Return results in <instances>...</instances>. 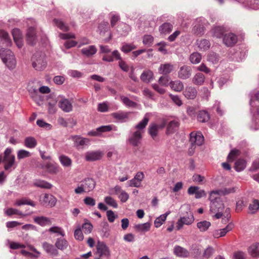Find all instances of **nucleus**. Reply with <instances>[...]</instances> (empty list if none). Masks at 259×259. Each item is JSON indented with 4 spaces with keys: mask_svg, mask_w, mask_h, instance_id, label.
Returning <instances> with one entry per match:
<instances>
[{
    "mask_svg": "<svg viewBox=\"0 0 259 259\" xmlns=\"http://www.w3.org/2000/svg\"><path fill=\"white\" fill-rule=\"evenodd\" d=\"M189 141L191 144L201 146L204 141V138L200 132L193 131L190 134Z\"/></svg>",
    "mask_w": 259,
    "mask_h": 259,
    "instance_id": "nucleus-8",
    "label": "nucleus"
},
{
    "mask_svg": "<svg viewBox=\"0 0 259 259\" xmlns=\"http://www.w3.org/2000/svg\"><path fill=\"white\" fill-rule=\"evenodd\" d=\"M174 70V66L170 63H165L161 64L158 71L160 74L167 75L170 73Z\"/></svg>",
    "mask_w": 259,
    "mask_h": 259,
    "instance_id": "nucleus-27",
    "label": "nucleus"
},
{
    "mask_svg": "<svg viewBox=\"0 0 259 259\" xmlns=\"http://www.w3.org/2000/svg\"><path fill=\"white\" fill-rule=\"evenodd\" d=\"M5 213L8 216H11L13 214H17L21 217H23L24 215L21 211H20L18 209L13 208H8L5 211Z\"/></svg>",
    "mask_w": 259,
    "mask_h": 259,
    "instance_id": "nucleus-56",
    "label": "nucleus"
},
{
    "mask_svg": "<svg viewBox=\"0 0 259 259\" xmlns=\"http://www.w3.org/2000/svg\"><path fill=\"white\" fill-rule=\"evenodd\" d=\"M0 57L8 68L13 69L15 67L16 61L13 53L10 50L0 49Z\"/></svg>",
    "mask_w": 259,
    "mask_h": 259,
    "instance_id": "nucleus-4",
    "label": "nucleus"
},
{
    "mask_svg": "<svg viewBox=\"0 0 259 259\" xmlns=\"http://www.w3.org/2000/svg\"><path fill=\"white\" fill-rule=\"evenodd\" d=\"M96 52L97 49L94 46H90L88 48L81 50V53L87 57L91 56L95 54Z\"/></svg>",
    "mask_w": 259,
    "mask_h": 259,
    "instance_id": "nucleus-44",
    "label": "nucleus"
},
{
    "mask_svg": "<svg viewBox=\"0 0 259 259\" xmlns=\"http://www.w3.org/2000/svg\"><path fill=\"white\" fill-rule=\"evenodd\" d=\"M41 168L51 175H56L60 170V167L59 165L55 162L48 161L41 165Z\"/></svg>",
    "mask_w": 259,
    "mask_h": 259,
    "instance_id": "nucleus-9",
    "label": "nucleus"
},
{
    "mask_svg": "<svg viewBox=\"0 0 259 259\" xmlns=\"http://www.w3.org/2000/svg\"><path fill=\"white\" fill-rule=\"evenodd\" d=\"M36 123L39 127L44 128L47 130H51L52 127L50 124L46 122L44 120L42 119H38L36 121Z\"/></svg>",
    "mask_w": 259,
    "mask_h": 259,
    "instance_id": "nucleus-62",
    "label": "nucleus"
},
{
    "mask_svg": "<svg viewBox=\"0 0 259 259\" xmlns=\"http://www.w3.org/2000/svg\"><path fill=\"white\" fill-rule=\"evenodd\" d=\"M246 163L245 159L242 158L238 159L235 162L234 168L237 171H241L246 167Z\"/></svg>",
    "mask_w": 259,
    "mask_h": 259,
    "instance_id": "nucleus-39",
    "label": "nucleus"
},
{
    "mask_svg": "<svg viewBox=\"0 0 259 259\" xmlns=\"http://www.w3.org/2000/svg\"><path fill=\"white\" fill-rule=\"evenodd\" d=\"M10 247L12 249L22 248L20 253L25 257L32 258H37L40 254L34 246L31 244L25 245L18 242H11L10 243Z\"/></svg>",
    "mask_w": 259,
    "mask_h": 259,
    "instance_id": "nucleus-2",
    "label": "nucleus"
},
{
    "mask_svg": "<svg viewBox=\"0 0 259 259\" xmlns=\"http://www.w3.org/2000/svg\"><path fill=\"white\" fill-rule=\"evenodd\" d=\"M172 27L170 23H164L159 27V30L161 34H167L171 31Z\"/></svg>",
    "mask_w": 259,
    "mask_h": 259,
    "instance_id": "nucleus-42",
    "label": "nucleus"
},
{
    "mask_svg": "<svg viewBox=\"0 0 259 259\" xmlns=\"http://www.w3.org/2000/svg\"><path fill=\"white\" fill-rule=\"evenodd\" d=\"M234 224L232 223H230L228 224L225 228L219 229L220 235L221 237L225 236L228 232L231 231L234 228Z\"/></svg>",
    "mask_w": 259,
    "mask_h": 259,
    "instance_id": "nucleus-55",
    "label": "nucleus"
},
{
    "mask_svg": "<svg viewBox=\"0 0 259 259\" xmlns=\"http://www.w3.org/2000/svg\"><path fill=\"white\" fill-rule=\"evenodd\" d=\"M49 232L50 233H55L58 235H60L62 237H64L65 235V232L63 229L60 227L58 226H54L51 227L48 230Z\"/></svg>",
    "mask_w": 259,
    "mask_h": 259,
    "instance_id": "nucleus-50",
    "label": "nucleus"
},
{
    "mask_svg": "<svg viewBox=\"0 0 259 259\" xmlns=\"http://www.w3.org/2000/svg\"><path fill=\"white\" fill-rule=\"evenodd\" d=\"M55 245L58 249L64 250L67 248L69 244L67 240L62 237L57 238Z\"/></svg>",
    "mask_w": 259,
    "mask_h": 259,
    "instance_id": "nucleus-29",
    "label": "nucleus"
},
{
    "mask_svg": "<svg viewBox=\"0 0 259 259\" xmlns=\"http://www.w3.org/2000/svg\"><path fill=\"white\" fill-rule=\"evenodd\" d=\"M142 139V134L141 131H136L133 133L128 139V141L132 145L136 147L141 143Z\"/></svg>",
    "mask_w": 259,
    "mask_h": 259,
    "instance_id": "nucleus-17",
    "label": "nucleus"
},
{
    "mask_svg": "<svg viewBox=\"0 0 259 259\" xmlns=\"http://www.w3.org/2000/svg\"><path fill=\"white\" fill-rule=\"evenodd\" d=\"M59 160L61 163L65 167H69L72 164L71 159L68 156L61 155L59 156Z\"/></svg>",
    "mask_w": 259,
    "mask_h": 259,
    "instance_id": "nucleus-49",
    "label": "nucleus"
},
{
    "mask_svg": "<svg viewBox=\"0 0 259 259\" xmlns=\"http://www.w3.org/2000/svg\"><path fill=\"white\" fill-rule=\"evenodd\" d=\"M33 185L38 188L46 189H51L53 187L51 184L47 181L42 180H36L33 183Z\"/></svg>",
    "mask_w": 259,
    "mask_h": 259,
    "instance_id": "nucleus-32",
    "label": "nucleus"
},
{
    "mask_svg": "<svg viewBox=\"0 0 259 259\" xmlns=\"http://www.w3.org/2000/svg\"><path fill=\"white\" fill-rule=\"evenodd\" d=\"M40 203L46 207H53L56 205L57 199L52 194H45L40 198Z\"/></svg>",
    "mask_w": 259,
    "mask_h": 259,
    "instance_id": "nucleus-11",
    "label": "nucleus"
},
{
    "mask_svg": "<svg viewBox=\"0 0 259 259\" xmlns=\"http://www.w3.org/2000/svg\"><path fill=\"white\" fill-rule=\"evenodd\" d=\"M161 126H166L165 134L166 135L172 134L177 131L180 125V119L175 116H166L161 119Z\"/></svg>",
    "mask_w": 259,
    "mask_h": 259,
    "instance_id": "nucleus-3",
    "label": "nucleus"
},
{
    "mask_svg": "<svg viewBox=\"0 0 259 259\" xmlns=\"http://www.w3.org/2000/svg\"><path fill=\"white\" fill-rule=\"evenodd\" d=\"M120 99L122 103L126 106L130 107H136L137 106V104L136 102L131 100L126 97L122 96L120 97Z\"/></svg>",
    "mask_w": 259,
    "mask_h": 259,
    "instance_id": "nucleus-52",
    "label": "nucleus"
},
{
    "mask_svg": "<svg viewBox=\"0 0 259 259\" xmlns=\"http://www.w3.org/2000/svg\"><path fill=\"white\" fill-rule=\"evenodd\" d=\"M248 252L253 258L259 257V242H255L248 248Z\"/></svg>",
    "mask_w": 259,
    "mask_h": 259,
    "instance_id": "nucleus-25",
    "label": "nucleus"
},
{
    "mask_svg": "<svg viewBox=\"0 0 259 259\" xmlns=\"http://www.w3.org/2000/svg\"><path fill=\"white\" fill-rule=\"evenodd\" d=\"M94 254L98 255V257L94 259H102L103 256L109 258L111 255L109 247L104 242L100 241H98L96 245V251Z\"/></svg>",
    "mask_w": 259,
    "mask_h": 259,
    "instance_id": "nucleus-6",
    "label": "nucleus"
},
{
    "mask_svg": "<svg viewBox=\"0 0 259 259\" xmlns=\"http://www.w3.org/2000/svg\"><path fill=\"white\" fill-rule=\"evenodd\" d=\"M104 153L101 151L88 152L85 154V159L87 161H94L102 159Z\"/></svg>",
    "mask_w": 259,
    "mask_h": 259,
    "instance_id": "nucleus-14",
    "label": "nucleus"
},
{
    "mask_svg": "<svg viewBox=\"0 0 259 259\" xmlns=\"http://www.w3.org/2000/svg\"><path fill=\"white\" fill-rule=\"evenodd\" d=\"M222 195L220 190H213L210 192L209 200L210 201V203L213 202H220V201H222L221 199V195Z\"/></svg>",
    "mask_w": 259,
    "mask_h": 259,
    "instance_id": "nucleus-34",
    "label": "nucleus"
},
{
    "mask_svg": "<svg viewBox=\"0 0 259 259\" xmlns=\"http://www.w3.org/2000/svg\"><path fill=\"white\" fill-rule=\"evenodd\" d=\"M113 55L116 60H118V65L120 68L123 71L127 72L130 71V67L123 61L120 57V54L117 50H115L112 52Z\"/></svg>",
    "mask_w": 259,
    "mask_h": 259,
    "instance_id": "nucleus-16",
    "label": "nucleus"
},
{
    "mask_svg": "<svg viewBox=\"0 0 259 259\" xmlns=\"http://www.w3.org/2000/svg\"><path fill=\"white\" fill-rule=\"evenodd\" d=\"M192 69L187 65L182 66L178 72V77L182 79H186L190 77L191 75Z\"/></svg>",
    "mask_w": 259,
    "mask_h": 259,
    "instance_id": "nucleus-19",
    "label": "nucleus"
},
{
    "mask_svg": "<svg viewBox=\"0 0 259 259\" xmlns=\"http://www.w3.org/2000/svg\"><path fill=\"white\" fill-rule=\"evenodd\" d=\"M188 193L190 195L195 194L196 198L198 199L206 196V193L203 190H199L197 186H191L188 188Z\"/></svg>",
    "mask_w": 259,
    "mask_h": 259,
    "instance_id": "nucleus-20",
    "label": "nucleus"
},
{
    "mask_svg": "<svg viewBox=\"0 0 259 259\" xmlns=\"http://www.w3.org/2000/svg\"><path fill=\"white\" fill-rule=\"evenodd\" d=\"M22 205H28L34 207L35 206L36 204L34 201L26 197L17 199L14 203V205L16 206H20Z\"/></svg>",
    "mask_w": 259,
    "mask_h": 259,
    "instance_id": "nucleus-31",
    "label": "nucleus"
},
{
    "mask_svg": "<svg viewBox=\"0 0 259 259\" xmlns=\"http://www.w3.org/2000/svg\"><path fill=\"white\" fill-rule=\"evenodd\" d=\"M154 78V73L150 69L144 70L140 76L141 80L145 83L150 82Z\"/></svg>",
    "mask_w": 259,
    "mask_h": 259,
    "instance_id": "nucleus-24",
    "label": "nucleus"
},
{
    "mask_svg": "<svg viewBox=\"0 0 259 259\" xmlns=\"http://www.w3.org/2000/svg\"><path fill=\"white\" fill-rule=\"evenodd\" d=\"M237 36L232 33L226 34L223 38L224 44L228 47L234 46L237 42Z\"/></svg>",
    "mask_w": 259,
    "mask_h": 259,
    "instance_id": "nucleus-18",
    "label": "nucleus"
},
{
    "mask_svg": "<svg viewBox=\"0 0 259 259\" xmlns=\"http://www.w3.org/2000/svg\"><path fill=\"white\" fill-rule=\"evenodd\" d=\"M211 226V223L207 221H203L197 223V227L201 232L206 231Z\"/></svg>",
    "mask_w": 259,
    "mask_h": 259,
    "instance_id": "nucleus-45",
    "label": "nucleus"
},
{
    "mask_svg": "<svg viewBox=\"0 0 259 259\" xmlns=\"http://www.w3.org/2000/svg\"><path fill=\"white\" fill-rule=\"evenodd\" d=\"M196 70L206 74H208L210 72V69L204 63H202L199 66H198Z\"/></svg>",
    "mask_w": 259,
    "mask_h": 259,
    "instance_id": "nucleus-63",
    "label": "nucleus"
},
{
    "mask_svg": "<svg viewBox=\"0 0 259 259\" xmlns=\"http://www.w3.org/2000/svg\"><path fill=\"white\" fill-rule=\"evenodd\" d=\"M151 224L149 222H147L142 224L136 226V228L142 232H146L150 230Z\"/></svg>",
    "mask_w": 259,
    "mask_h": 259,
    "instance_id": "nucleus-54",
    "label": "nucleus"
},
{
    "mask_svg": "<svg viewBox=\"0 0 259 259\" xmlns=\"http://www.w3.org/2000/svg\"><path fill=\"white\" fill-rule=\"evenodd\" d=\"M209 114L205 110H201L197 114V119L200 122H207L209 120Z\"/></svg>",
    "mask_w": 259,
    "mask_h": 259,
    "instance_id": "nucleus-37",
    "label": "nucleus"
},
{
    "mask_svg": "<svg viewBox=\"0 0 259 259\" xmlns=\"http://www.w3.org/2000/svg\"><path fill=\"white\" fill-rule=\"evenodd\" d=\"M37 141L33 137H26L24 141V146L28 148H34L37 145Z\"/></svg>",
    "mask_w": 259,
    "mask_h": 259,
    "instance_id": "nucleus-38",
    "label": "nucleus"
},
{
    "mask_svg": "<svg viewBox=\"0 0 259 259\" xmlns=\"http://www.w3.org/2000/svg\"><path fill=\"white\" fill-rule=\"evenodd\" d=\"M174 252L177 256L181 257H187L189 255V252L187 249L180 246H176L174 248Z\"/></svg>",
    "mask_w": 259,
    "mask_h": 259,
    "instance_id": "nucleus-33",
    "label": "nucleus"
},
{
    "mask_svg": "<svg viewBox=\"0 0 259 259\" xmlns=\"http://www.w3.org/2000/svg\"><path fill=\"white\" fill-rule=\"evenodd\" d=\"M233 259H246L245 254L242 251H236L233 254Z\"/></svg>",
    "mask_w": 259,
    "mask_h": 259,
    "instance_id": "nucleus-64",
    "label": "nucleus"
},
{
    "mask_svg": "<svg viewBox=\"0 0 259 259\" xmlns=\"http://www.w3.org/2000/svg\"><path fill=\"white\" fill-rule=\"evenodd\" d=\"M30 156L31 153L25 150H20L17 152V158L18 159H23Z\"/></svg>",
    "mask_w": 259,
    "mask_h": 259,
    "instance_id": "nucleus-57",
    "label": "nucleus"
},
{
    "mask_svg": "<svg viewBox=\"0 0 259 259\" xmlns=\"http://www.w3.org/2000/svg\"><path fill=\"white\" fill-rule=\"evenodd\" d=\"M200 50L205 51L208 50L210 47L209 41L206 39H202L197 43Z\"/></svg>",
    "mask_w": 259,
    "mask_h": 259,
    "instance_id": "nucleus-53",
    "label": "nucleus"
},
{
    "mask_svg": "<svg viewBox=\"0 0 259 259\" xmlns=\"http://www.w3.org/2000/svg\"><path fill=\"white\" fill-rule=\"evenodd\" d=\"M33 220L35 223L42 227L50 226L52 224L51 219L44 216L35 217Z\"/></svg>",
    "mask_w": 259,
    "mask_h": 259,
    "instance_id": "nucleus-22",
    "label": "nucleus"
},
{
    "mask_svg": "<svg viewBox=\"0 0 259 259\" xmlns=\"http://www.w3.org/2000/svg\"><path fill=\"white\" fill-rule=\"evenodd\" d=\"M104 200L107 204L110 205L114 208L117 207V203L112 197L110 196H107L105 198Z\"/></svg>",
    "mask_w": 259,
    "mask_h": 259,
    "instance_id": "nucleus-61",
    "label": "nucleus"
},
{
    "mask_svg": "<svg viewBox=\"0 0 259 259\" xmlns=\"http://www.w3.org/2000/svg\"><path fill=\"white\" fill-rule=\"evenodd\" d=\"M205 80V76L201 72L196 73L192 78L193 83L197 86L202 85Z\"/></svg>",
    "mask_w": 259,
    "mask_h": 259,
    "instance_id": "nucleus-26",
    "label": "nucleus"
},
{
    "mask_svg": "<svg viewBox=\"0 0 259 259\" xmlns=\"http://www.w3.org/2000/svg\"><path fill=\"white\" fill-rule=\"evenodd\" d=\"M149 121V118L147 116H145L143 120L140 121L136 126L135 128L137 130L136 131H141V134H143L144 132V128L146 127V125L148 124V123Z\"/></svg>",
    "mask_w": 259,
    "mask_h": 259,
    "instance_id": "nucleus-41",
    "label": "nucleus"
},
{
    "mask_svg": "<svg viewBox=\"0 0 259 259\" xmlns=\"http://www.w3.org/2000/svg\"><path fill=\"white\" fill-rule=\"evenodd\" d=\"M195 221L194 217L192 213H187L186 215L181 217L176 223V228L178 230H181L184 225L189 226L192 225Z\"/></svg>",
    "mask_w": 259,
    "mask_h": 259,
    "instance_id": "nucleus-7",
    "label": "nucleus"
},
{
    "mask_svg": "<svg viewBox=\"0 0 259 259\" xmlns=\"http://www.w3.org/2000/svg\"><path fill=\"white\" fill-rule=\"evenodd\" d=\"M189 59L192 64H198L200 62L202 57L200 53L194 52L190 55Z\"/></svg>",
    "mask_w": 259,
    "mask_h": 259,
    "instance_id": "nucleus-48",
    "label": "nucleus"
},
{
    "mask_svg": "<svg viewBox=\"0 0 259 259\" xmlns=\"http://www.w3.org/2000/svg\"><path fill=\"white\" fill-rule=\"evenodd\" d=\"M53 21L55 25L62 31L67 32L69 30V27L62 20L55 18Z\"/></svg>",
    "mask_w": 259,
    "mask_h": 259,
    "instance_id": "nucleus-35",
    "label": "nucleus"
},
{
    "mask_svg": "<svg viewBox=\"0 0 259 259\" xmlns=\"http://www.w3.org/2000/svg\"><path fill=\"white\" fill-rule=\"evenodd\" d=\"M94 188V183L92 179H88L85 180L84 184L78 187L75 189L76 194H80L85 192H89Z\"/></svg>",
    "mask_w": 259,
    "mask_h": 259,
    "instance_id": "nucleus-12",
    "label": "nucleus"
},
{
    "mask_svg": "<svg viewBox=\"0 0 259 259\" xmlns=\"http://www.w3.org/2000/svg\"><path fill=\"white\" fill-rule=\"evenodd\" d=\"M209 211L210 213L214 214V218H222L223 220H225V223L228 222L231 218L230 208H225L222 201L210 203Z\"/></svg>",
    "mask_w": 259,
    "mask_h": 259,
    "instance_id": "nucleus-1",
    "label": "nucleus"
},
{
    "mask_svg": "<svg viewBox=\"0 0 259 259\" xmlns=\"http://www.w3.org/2000/svg\"><path fill=\"white\" fill-rule=\"evenodd\" d=\"M42 247L47 253L51 255H57L58 254L57 249L56 248L54 245L51 244H50L47 242H44L42 244Z\"/></svg>",
    "mask_w": 259,
    "mask_h": 259,
    "instance_id": "nucleus-30",
    "label": "nucleus"
},
{
    "mask_svg": "<svg viewBox=\"0 0 259 259\" xmlns=\"http://www.w3.org/2000/svg\"><path fill=\"white\" fill-rule=\"evenodd\" d=\"M116 130V127L112 125H103L97 128L96 130H93L88 132V135L91 137L100 136L102 133L110 132L113 129Z\"/></svg>",
    "mask_w": 259,
    "mask_h": 259,
    "instance_id": "nucleus-10",
    "label": "nucleus"
},
{
    "mask_svg": "<svg viewBox=\"0 0 259 259\" xmlns=\"http://www.w3.org/2000/svg\"><path fill=\"white\" fill-rule=\"evenodd\" d=\"M0 39L3 40L8 46L12 45V40L9 33L3 29H0Z\"/></svg>",
    "mask_w": 259,
    "mask_h": 259,
    "instance_id": "nucleus-40",
    "label": "nucleus"
},
{
    "mask_svg": "<svg viewBox=\"0 0 259 259\" xmlns=\"http://www.w3.org/2000/svg\"><path fill=\"white\" fill-rule=\"evenodd\" d=\"M248 209L251 213L256 212L259 210V200L255 199H253L249 204Z\"/></svg>",
    "mask_w": 259,
    "mask_h": 259,
    "instance_id": "nucleus-46",
    "label": "nucleus"
},
{
    "mask_svg": "<svg viewBox=\"0 0 259 259\" xmlns=\"http://www.w3.org/2000/svg\"><path fill=\"white\" fill-rule=\"evenodd\" d=\"M161 120L159 124L153 123L150 124L148 128V133L153 140H155L158 136L159 130H163L164 127H161Z\"/></svg>",
    "mask_w": 259,
    "mask_h": 259,
    "instance_id": "nucleus-15",
    "label": "nucleus"
},
{
    "mask_svg": "<svg viewBox=\"0 0 259 259\" xmlns=\"http://www.w3.org/2000/svg\"><path fill=\"white\" fill-rule=\"evenodd\" d=\"M111 116L114 119L121 122H124L128 118V113L123 112H114L111 114Z\"/></svg>",
    "mask_w": 259,
    "mask_h": 259,
    "instance_id": "nucleus-36",
    "label": "nucleus"
},
{
    "mask_svg": "<svg viewBox=\"0 0 259 259\" xmlns=\"http://www.w3.org/2000/svg\"><path fill=\"white\" fill-rule=\"evenodd\" d=\"M32 67L36 70L41 71L47 66V62L45 60V56L39 53L34 54L32 58Z\"/></svg>",
    "mask_w": 259,
    "mask_h": 259,
    "instance_id": "nucleus-5",
    "label": "nucleus"
},
{
    "mask_svg": "<svg viewBox=\"0 0 259 259\" xmlns=\"http://www.w3.org/2000/svg\"><path fill=\"white\" fill-rule=\"evenodd\" d=\"M37 39L36 28L29 27L26 32V40L28 44L33 45L35 44Z\"/></svg>",
    "mask_w": 259,
    "mask_h": 259,
    "instance_id": "nucleus-13",
    "label": "nucleus"
},
{
    "mask_svg": "<svg viewBox=\"0 0 259 259\" xmlns=\"http://www.w3.org/2000/svg\"><path fill=\"white\" fill-rule=\"evenodd\" d=\"M106 215L107 217L108 221L110 223H113L115 221V220L118 217V215L117 214H115L114 212L111 210H107Z\"/></svg>",
    "mask_w": 259,
    "mask_h": 259,
    "instance_id": "nucleus-59",
    "label": "nucleus"
},
{
    "mask_svg": "<svg viewBox=\"0 0 259 259\" xmlns=\"http://www.w3.org/2000/svg\"><path fill=\"white\" fill-rule=\"evenodd\" d=\"M240 154V151L236 149H233L229 153L227 161L228 162H232Z\"/></svg>",
    "mask_w": 259,
    "mask_h": 259,
    "instance_id": "nucleus-51",
    "label": "nucleus"
},
{
    "mask_svg": "<svg viewBox=\"0 0 259 259\" xmlns=\"http://www.w3.org/2000/svg\"><path fill=\"white\" fill-rule=\"evenodd\" d=\"M158 82L161 86L167 87L169 84V77L166 75H162L159 77Z\"/></svg>",
    "mask_w": 259,
    "mask_h": 259,
    "instance_id": "nucleus-58",
    "label": "nucleus"
},
{
    "mask_svg": "<svg viewBox=\"0 0 259 259\" xmlns=\"http://www.w3.org/2000/svg\"><path fill=\"white\" fill-rule=\"evenodd\" d=\"M168 214V213H166L157 217L154 221V226L156 228H158L161 226L165 222Z\"/></svg>",
    "mask_w": 259,
    "mask_h": 259,
    "instance_id": "nucleus-47",
    "label": "nucleus"
},
{
    "mask_svg": "<svg viewBox=\"0 0 259 259\" xmlns=\"http://www.w3.org/2000/svg\"><path fill=\"white\" fill-rule=\"evenodd\" d=\"M59 107L64 112H69L72 110V105L70 101L65 98H62L58 102Z\"/></svg>",
    "mask_w": 259,
    "mask_h": 259,
    "instance_id": "nucleus-21",
    "label": "nucleus"
},
{
    "mask_svg": "<svg viewBox=\"0 0 259 259\" xmlns=\"http://www.w3.org/2000/svg\"><path fill=\"white\" fill-rule=\"evenodd\" d=\"M183 94L188 99H194L197 95L196 89L192 87H187L186 88Z\"/></svg>",
    "mask_w": 259,
    "mask_h": 259,
    "instance_id": "nucleus-23",
    "label": "nucleus"
},
{
    "mask_svg": "<svg viewBox=\"0 0 259 259\" xmlns=\"http://www.w3.org/2000/svg\"><path fill=\"white\" fill-rule=\"evenodd\" d=\"M76 146H83L90 142L88 138H81L80 137L75 136L72 138Z\"/></svg>",
    "mask_w": 259,
    "mask_h": 259,
    "instance_id": "nucleus-43",
    "label": "nucleus"
},
{
    "mask_svg": "<svg viewBox=\"0 0 259 259\" xmlns=\"http://www.w3.org/2000/svg\"><path fill=\"white\" fill-rule=\"evenodd\" d=\"M136 49V47L133 44H125L122 46L121 50L125 53H127Z\"/></svg>",
    "mask_w": 259,
    "mask_h": 259,
    "instance_id": "nucleus-60",
    "label": "nucleus"
},
{
    "mask_svg": "<svg viewBox=\"0 0 259 259\" xmlns=\"http://www.w3.org/2000/svg\"><path fill=\"white\" fill-rule=\"evenodd\" d=\"M169 85L172 91L177 92H181L184 89L183 83L179 80L170 81Z\"/></svg>",
    "mask_w": 259,
    "mask_h": 259,
    "instance_id": "nucleus-28",
    "label": "nucleus"
}]
</instances>
